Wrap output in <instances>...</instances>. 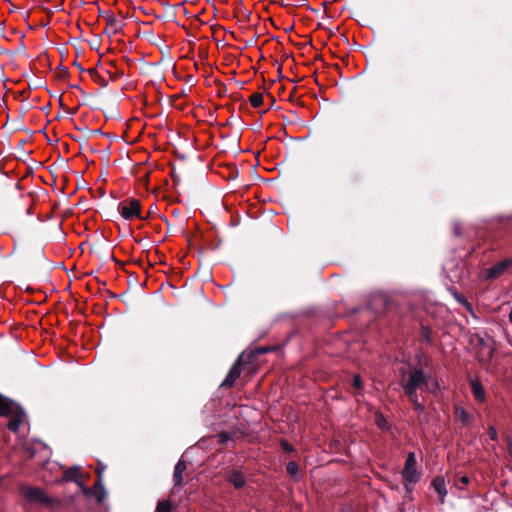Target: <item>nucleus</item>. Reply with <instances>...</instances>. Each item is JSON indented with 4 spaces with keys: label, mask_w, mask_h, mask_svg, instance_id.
<instances>
[{
    "label": "nucleus",
    "mask_w": 512,
    "mask_h": 512,
    "mask_svg": "<svg viewBox=\"0 0 512 512\" xmlns=\"http://www.w3.org/2000/svg\"><path fill=\"white\" fill-rule=\"evenodd\" d=\"M427 379L428 380L424 384L423 390L436 395L440 390V384H439L438 379L433 377L429 373H427Z\"/></svg>",
    "instance_id": "15"
},
{
    "label": "nucleus",
    "mask_w": 512,
    "mask_h": 512,
    "mask_svg": "<svg viewBox=\"0 0 512 512\" xmlns=\"http://www.w3.org/2000/svg\"><path fill=\"white\" fill-rule=\"evenodd\" d=\"M118 211L125 220L143 219L139 200L131 198L118 204Z\"/></svg>",
    "instance_id": "6"
},
{
    "label": "nucleus",
    "mask_w": 512,
    "mask_h": 512,
    "mask_svg": "<svg viewBox=\"0 0 512 512\" xmlns=\"http://www.w3.org/2000/svg\"><path fill=\"white\" fill-rule=\"evenodd\" d=\"M456 418L465 426H468L472 421V416L462 407H455Z\"/></svg>",
    "instance_id": "17"
},
{
    "label": "nucleus",
    "mask_w": 512,
    "mask_h": 512,
    "mask_svg": "<svg viewBox=\"0 0 512 512\" xmlns=\"http://www.w3.org/2000/svg\"><path fill=\"white\" fill-rule=\"evenodd\" d=\"M0 416L9 417L8 429L17 432L26 418V413L17 403L0 395Z\"/></svg>",
    "instance_id": "2"
},
{
    "label": "nucleus",
    "mask_w": 512,
    "mask_h": 512,
    "mask_svg": "<svg viewBox=\"0 0 512 512\" xmlns=\"http://www.w3.org/2000/svg\"><path fill=\"white\" fill-rule=\"evenodd\" d=\"M431 486L434 488L436 493L439 496L440 502L444 503L445 497L447 496L446 483L443 476H436L433 478L431 482Z\"/></svg>",
    "instance_id": "11"
},
{
    "label": "nucleus",
    "mask_w": 512,
    "mask_h": 512,
    "mask_svg": "<svg viewBox=\"0 0 512 512\" xmlns=\"http://www.w3.org/2000/svg\"><path fill=\"white\" fill-rule=\"evenodd\" d=\"M88 71H89V73H93L94 69H89Z\"/></svg>",
    "instance_id": "35"
},
{
    "label": "nucleus",
    "mask_w": 512,
    "mask_h": 512,
    "mask_svg": "<svg viewBox=\"0 0 512 512\" xmlns=\"http://www.w3.org/2000/svg\"><path fill=\"white\" fill-rule=\"evenodd\" d=\"M512 266V258H506L486 269L484 279L491 281L503 275Z\"/></svg>",
    "instance_id": "7"
},
{
    "label": "nucleus",
    "mask_w": 512,
    "mask_h": 512,
    "mask_svg": "<svg viewBox=\"0 0 512 512\" xmlns=\"http://www.w3.org/2000/svg\"><path fill=\"white\" fill-rule=\"evenodd\" d=\"M172 505L168 500L159 501L157 505V512H170Z\"/></svg>",
    "instance_id": "24"
},
{
    "label": "nucleus",
    "mask_w": 512,
    "mask_h": 512,
    "mask_svg": "<svg viewBox=\"0 0 512 512\" xmlns=\"http://www.w3.org/2000/svg\"><path fill=\"white\" fill-rule=\"evenodd\" d=\"M444 271L452 283H461L469 278L468 264L463 259H451L444 265Z\"/></svg>",
    "instance_id": "3"
},
{
    "label": "nucleus",
    "mask_w": 512,
    "mask_h": 512,
    "mask_svg": "<svg viewBox=\"0 0 512 512\" xmlns=\"http://www.w3.org/2000/svg\"><path fill=\"white\" fill-rule=\"evenodd\" d=\"M74 65L78 67L81 72L84 71V69L81 67L79 63L75 62Z\"/></svg>",
    "instance_id": "33"
},
{
    "label": "nucleus",
    "mask_w": 512,
    "mask_h": 512,
    "mask_svg": "<svg viewBox=\"0 0 512 512\" xmlns=\"http://www.w3.org/2000/svg\"><path fill=\"white\" fill-rule=\"evenodd\" d=\"M375 424L383 431H389L391 429V425L389 424L388 420L379 411L375 413Z\"/></svg>",
    "instance_id": "19"
},
{
    "label": "nucleus",
    "mask_w": 512,
    "mask_h": 512,
    "mask_svg": "<svg viewBox=\"0 0 512 512\" xmlns=\"http://www.w3.org/2000/svg\"><path fill=\"white\" fill-rule=\"evenodd\" d=\"M458 481H459V483H460V484H462L463 486H466V485H468V484H469L470 479H469V477H468V476H466V475H462V476H460V477H459Z\"/></svg>",
    "instance_id": "30"
},
{
    "label": "nucleus",
    "mask_w": 512,
    "mask_h": 512,
    "mask_svg": "<svg viewBox=\"0 0 512 512\" xmlns=\"http://www.w3.org/2000/svg\"><path fill=\"white\" fill-rule=\"evenodd\" d=\"M427 380V373L422 367H413L401 375L399 385L406 397H412L418 395L419 389L423 390Z\"/></svg>",
    "instance_id": "1"
},
{
    "label": "nucleus",
    "mask_w": 512,
    "mask_h": 512,
    "mask_svg": "<svg viewBox=\"0 0 512 512\" xmlns=\"http://www.w3.org/2000/svg\"><path fill=\"white\" fill-rule=\"evenodd\" d=\"M298 465L296 462L294 461H290L287 465H286V471L287 473L294 477L295 479H297V475H298Z\"/></svg>",
    "instance_id": "23"
},
{
    "label": "nucleus",
    "mask_w": 512,
    "mask_h": 512,
    "mask_svg": "<svg viewBox=\"0 0 512 512\" xmlns=\"http://www.w3.org/2000/svg\"><path fill=\"white\" fill-rule=\"evenodd\" d=\"M104 466L97 469V474H98V479L96 481V483L94 484L93 488H85L84 489V494L87 495V496H95V498L97 499V501L99 503H101L105 497H106V490H105V487L103 485V482H102V473H103V470H104Z\"/></svg>",
    "instance_id": "8"
},
{
    "label": "nucleus",
    "mask_w": 512,
    "mask_h": 512,
    "mask_svg": "<svg viewBox=\"0 0 512 512\" xmlns=\"http://www.w3.org/2000/svg\"><path fill=\"white\" fill-rule=\"evenodd\" d=\"M226 480L235 488L242 489L246 485V478L239 470H231L226 475Z\"/></svg>",
    "instance_id": "10"
},
{
    "label": "nucleus",
    "mask_w": 512,
    "mask_h": 512,
    "mask_svg": "<svg viewBox=\"0 0 512 512\" xmlns=\"http://www.w3.org/2000/svg\"><path fill=\"white\" fill-rule=\"evenodd\" d=\"M509 321H510V322H511V324H512V310H511V312L509 313Z\"/></svg>",
    "instance_id": "34"
},
{
    "label": "nucleus",
    "mask_w": 512,
    "mask_h": 512,
    "mask_svg": "<svg viewBox=\"0 0 512 512\" xmlns=\"http://www.w3.org/2000/svg\"><path fill=\"white\" fill-rule=\"evenodd\" d=\"M245 356V353H242L238 359L236 360V362L233 364V366L230 368L227 376L225 377V379L222 381L221 383V387H224V388H230L234 385L235 381L237 380V378H239L240 374H241V364H242V361H243V358Z\"/></svg>",
    "instance_id": "9"
},
{
    "label": "nucleus",
    "mask_w": 512,
    "mask_h": 512,
    "mask_svg": "<svg viewBox=\"0 0 512 512\" xmlns=\"http://www.w3.org/2000/svg\"><path fill=\"white\" fill-rule=\"evenodd\" d=\"M507 447H508V452H509L510 456L512 457V438L507 439Z\"/></svg>",
    "instance_id": "31"
},
{
    "label": "nucleus",
    "mask_w": 512,
    "mask_h": 512,
    "mask_svg": "<svg viewBox=\"0 0 512 512\" xmlns=\"http://www.w3.org/2000/svg\"><path fill=\"white\" fill-rule=\"evenodd\" d=\"M235 433L232 432H221L217 434L218 443L221 445H226L229 441L233 439Z\"/></svg>",
    "instance_id": "20"
},
{
    "label": "nucleus",
    "mask_w": 512,
    "mask_h": 512,
    "mask_svg": "<svg viewBox=\"0 0 512 512\" xmlns=\"http://www.w3.org/2000/svg\"><path fill=\"white\" fill-rule=\"evenodd\" d=\"M186 463L184 460L180 459L175 467L173 472V482L175 486H181L183 482V472L186 470Z\"/></svg>",
    "instance_id": "14"
},
{
    "label": "nucleus",
    "mask_w": 512,
    "mask_h": 512,
    "mask_svg": "<svg viewBox=\"0 0 512 512\" xmlns=\"http://www.w3.org/2000/svg\"><path fill=\"white\" fill-rule=\"evenodd\" d=\"M416 466L417 460L415 454L413 452H409L401 472L405 481L404 486L407 491H411L412 485L416 484L421 478V473L417 470Z\"/></svg>",
    "instance_id": "4"
},
{
    "label": "nucleus",
    "mask_w": 512,
    "mask_h": 512,
    "mask_svg": "<svg viewBox=\"0 0 512 512\" xmlns=\"http://www.w3.org/2000/svg\"><path fill=\"white\" fill-rule=\"evenodd\" d=\"M280 446L282 448V450L285 452V453H292L294 452V447L286 440L282 439L280 441Z\"/></svg>",
    "instance_id": "26"
},
{
    "label": "nucleus",
    "mask_w": 512,
    "mask_h": 512,
    "mask_svg": "<svg viewBox=\"0 0 512 512\" xmlns=\"http://www.w3.org/2000/svg\"><path fill=\"white\" fill-rule=\"evenodd\" d=\"M413 406L414 412L417 414L419 422H426L427 415L425 406L419 401V396L407 397Z\"/></svg>",
    "instance_id": "13"
},
{
    "label": "nucleus",
    "mask_w": 512,
    "mask_h": 512,
    "mask_svg": "<svg viewBox=\"0 0 512 512\" xmlns=\"http://www.w3.org/2000/svg\"><path fill=\"white\" fill-rule=\"evenodd\" d=\"M471 391L478 403H484L486 401V392L481 384V382L477 379H473L470 381Z\"/></svg>",
    "instance_id": "12"
},
{
    "label": "nucleus",
    "mask_w": 512,
    "mask_h": 512,
    "mask_svg": "<svg viewBox=\"0 0 512 512\" xmlns=\"http://www.w3.org/2000/svg\"><path fill=\"white\" fill-rule=\"evenodd\" d=\"M20 492L25 499L32 504L52 506L54 499L48 496L41 488L33 486H22Z\"/></svg>",
    "instance_id": "5"
},
{
    "label": "nucleus",
    "mask_w": 512,
    "mask_h": 512,
    "mask_svg": "<svg viewBox=\"0 0 512 512\" xmlns=\"http://www.w3.org/2000/svg\"><path fill=\"white\" fill-rule=\"evenodd\" d=\"M488 435L491 440L496 441L498 439V434L494 426H490L488 428Z\"/></svg>",
    "instance_id": "29"
},
{
    "label": "nucleus",
    "mask_w": 512,
    "mask_h": 512,
    "mask_svg": "<svg viewBox=\"0 0 512 512\" xmlns=\"http://www.w3.org/2000/svg\"><path fill=\"white\" fill-rule=\"evenodd\" d=\"M381 302L384 303L385 302V299L384 298H380Z\"/></svg>",
    "instance_id": "36"
},
{
    "label": "nucleus",
    "mask_w": 512,
    "mask_h": 512,
    "mask_svg": "<svg viewBox=\"0 0 512 512\" xmlns=\"http://www.w3.org/2000/svg\"><path fill=\"white\" fill-rule=\"evenodd\" d=\"M78 478H79V467L78 466H72L64 471L63 479L65 481L76 482L77 484L81 485Z\"/></svg>",
    "instance_id": "16"
},
{
    "label": "nucleus",
    "mask_w": 512,
    "mask_h": 512,
    "mask_svg": "<svg viewBox=\"0 0 512 512\" xmlns=\"http://www.w3.org/2000/svg\"><path fill=\"white\" fill-rule=\"evenodd\" d=\"M352 386L358 391H360L362 389L363 382H362L360 375L356 374L353 376Z\"/></svg>",
    "instance_id": "25"
},
{
    "label": "nucleus",
    "mask_w": 512,
    "mask_h": 512,
    "mask_svg": "<svg viewBox=\"0 0 512 512\" xmlns=\"http://www.w3.org/2000/svg\"><path fill=\"white\" fill-rule=\"evenodd\" d=\"M250 103L254 108H259L263 103V95L261 93H254L250 96Z\"/></svg>",
    "instance_id": "22"
},
{
    "label": "nucleus",
    "mask_w": 512,
    "mask_h": 512,
    "mask_svg": "<svg viewBox=\"0 0 512 512\" xmlns=\"http://www.w3.org/2000/svg\"><path fill=\"white\" fill-rule=\"evenodd\" d=\"M421 338L427 344H429V345L433 344L432 333H431L430 328H428L426 326L422 327V329H421Z\"/></svg>",
    "instance_id": "21"
},
{
    "label": "nucleus",
    "mask_w": 512,
    "mask_h": 512,
    "mask_svg": "<svg viewBox=\"0 0 512 512\" xmlns=\"http://www.w3.org/2000/svg\"><path fill=\"white\" fill-rule=\"evenodd\" d=\"M267 351L266 348H261V349H256L254 351H251L249 352V354L247 355V360L250 362L252 361L253 359L256 358L257 355L259 354H262V353H265Z\"/></svg>",
    "instance_id": "27"
},
{
    "label": "nucleus",
    "mask_w": 512,
    "mask_h": 512,
    "mask_svg": "<svg viewBox=\"0 0 512 512\" xmlns=\"http://www.w3.org/2000/svg\"><path fill=\"white\" fill-rule=\"evenodd\" d=\"M106 22L112 34H117L122 30L120 21L113 14L107 15Z\"/></svg>",
    "instance_id": "18"
},
{
    "label": "nucleus",
    "mask_w": 512,
    "mask_h": 512,
    "mask_svg": "<svg viewBox=\"0 0 512 512\" xmlns=\"http://www.w3.org/2000/svg\"><path fill=\"white\" fill-rule=\"evenodd\" d=\"M454 297L462 305H464L466 307L470 306L469 302L467 301V299L462 294L455 292L454 293Z\"/></svg>",
    "instance_id": "28"
},
{
    "label": "nucleus",
    "mask_w": 512,
    "mask_h": 512,
    "mask_svg": "<svg viewBox=\"0 0 512 512\" xmlns=\"http://www.w3.org/2000/svg\"><path fill=\"white\" fill-rule=\"evenodd\" d=\"M454 233L455 235L459 236L461 233H460V228L457 224L454 225Z\"/></svg>",
    "instance_id": "32"
}]
</instances>
